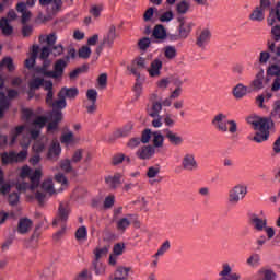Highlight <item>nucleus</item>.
<instances>
[{
    "label": "nucleus",
    "mask_w": 280,
    "mask_h": 280,
    "mask_svg": "<svg viewBox=\"0 0 280 280\" xmlns=\"http://www.w3.org/2000/svg\"><path fill=\"white\" fill-rule=\"evenodd\" d=\"M247 124H250L255 130H259L256 136L249 138L250 141H255L256 143H264V141H268V137H270L269 130L275 126L272 119L261 118L259 116L247 117Z\"/></svg>",
    "instance_id": "f257e3e1"
},
{
    "label": "nucleus",
    "mask_w": 280,
    "mask_h": 280,
    "mask_svg": "<svg viewBox=\"0 0 280 280\" xmlns=\"http://www.w3.org/2000/svg\"><path fill=\"white\" fill-rule=\"evenodd\" d=\"M43 176V171L40 168H36L34 172L30 166H23L20 172V178L25 179L28 178L30 185L27 183L18 184L16 189L19 191H36L38 189V185H40V177Z\"/></svg>",
    "instance_id": "f03ea898"
},
{
    "label": "nucleus",
    "mask_w": 280,
    "mask_h": 280,
    "mask_svg": "<svg viewBox=\"0 0 280 280\" xmlns=\"http://www.w3.org/2000/svg\"><path fill=\"white\" fill-rule=\"evenodd\" d=\"M172 96L165 98L153 92L149 95V104L147 106V113L150 117H159V113L163 110V106H172Z\"/></svg>",
    "instance_id": "7ed1b4c3"
},
{
    "label": "nucleus",
    "mask_w": 280,
    "mask_h": 280,
    "mask_svg": "<svg viewBox=\"0 0 280 280\" xmlns=\"http://www.w3.org/2000/svg\"><path fill=\"white\" fill-rule=\"evenodd\" d=\"M20 145L24 148L23 151L19 153L14 151L4 152L1 155L2 165H10V163H23L27 159V148H30V137H24L23 141L20 142Z\"/></svg>",
    "instance_id": "20e7f679"
},
{
    "label": "nucleus",
    "mask_w": 280,
    "mask_h": 280,
    "mask_svg": "<svg viewBox=\"0 0 280 280\" xmlns=\"http://www.w3.org/2000/svg\"><path fill=\"white\" fill-rule=\"evenodd\" d=\"M51 65V61H45L43 67L39 69V73L45 75L46 78H52L54 80H58L65 73V69H67V65H69V57L65 59H58L55 62L54 70H47V67Z\"/></svg>",
    "instance_id": "39448f33"
},
{
    "label": "nucleus",
    "mask_w": 280,
    "mask_h": 280,
    "mask_svg": "<svg viewBox=\"0 0 280 280\" xmlns=\"http://www.w3.org/2000/svg\"><path fill=\"white\" fill-rule=\"evenodd\" d=\"M213 128L219 132H230V135H237V122L235 120H228L226 114H217L212 121Z\"/></svg>",
    "instance_id": "423d86ee"
},
{
    "label": "nucleus",
    "mask_w": 280,
    "mask_h": 280,
    "mask_svg": "<svg viewBox=\"0 0 280 280\" xmlns=\"http://www.w3.org/2000/svg\"><path fill=\"white\" fill-rule=\"evenodd\" d=\"M246 196H248V185L238 183L229 190L228 202L231 207H237Z\"/></svg>",
    "instance_id": "0eeeda50"
},
{
    "label": "nucleus",
    "mask_w": 280,
    "mask_h": 280,
    "mask_svg": "<svg viewBox=\"0 0 280 280\" xmlns=\"http://www.w3.org/2000/svg\"><path fill=\"white\" fill-rule=\"evenodd\" d=\"M40 189H43L44 192L38 190L35 191V200H37L39 205H43V202H45L47 194L48 196H56V194H58V190L54 187V179L49 177L42 182Z\"/></svg>",
    "instance_id": "6e6552de"
},
{
    "label": "nucleus",
    "mask_w": 280,
    "mask_h": 280,
    "mask_svg": "<svg viewBox=\"0 0 280 280\" xmlns=\"http://www.w3.org/2000/svg\"><path fill=\"white\" fill-rule=\"evenodd\" d=\"M8 96L3 92H0V119L3 117V113L10 108V100H16L19 97V91L9 89L7 90Z\"/></svg>",
    "instance_id": "1a4fd4ad"
},
{
    "label": "nucleus",
    "mask_w": 280,
    "mask_h": 280,
    "mask_svg": "<svg viewBox=\"0 0 280 280\" xmlns=\"http://www.w3.org/2000/svg\"><path fill=\"white\" fill-rule=\"evenodd\" d=\"M86 98L88 101L84 102L86 112L90 114L95 113L97 110V91L93 89L88 90Z\"/></svg>",
    "instance_id": "9d476101"
},
{
    "label": "nucleus",
    "mask_w": 280,
    "mask_h": 280,
    "mask_svg": "<svg viewBox=\"0 0 280 280\" xmlns=\"http://www.w3.org/2000/svg\"><path fill=\"white\" fill-rule=\"evenodd\" d=\"M182 167L185 172H196L198 170V161L194 153H186L182 159Z\"/></svg>",
    "instance_id": "9b49d317"
},
{
    "label": "nucleus",
    "mask_w": 280,
    "mask_h": 280,
    "mask_svg": "<svg viewBox=\"0 0 280 280\" xmlns=\"http://www.w3.org/2000/svg\"><path fill=\"white\" fill-rule=\"evenodd\" d=\"M179 26H178V36L173 38V40H180L185 39L191 34V30L194 24L191 22H186L185 19H179Z\"/></svg>",
    "instance_id": "f8f14e48"
},
{
    "label": "nucleus",
    "mask_w": 280,
    "mask_h": 280,
    "mask_svg": "<svg viewBox=\"0 0 280 280\" xmlns=\"http://www.w3.org/2000/svg\"><path fill=\"white\" fill-rule=\"evenodd\" d=\"M69 213H71V208H69V205L60 203L58 214L52 222L54 226H57V224H60V222H67V220H69Z\"/></svg>",
    "instance_id": "ddd939ff"
},
{
    "label": "nucleus",
    "mask_w": 280,
    "mask_h": 280,
    "mask_svg": "<svg viewBox=\"0 0 280 280\" xmlns=\"http://www.w3.org/2000/svg\"><path fill=\"white\" fill-rule=\"evenodd\" d=\"M62 153V148L60 147V142L58 140H52L48 148L47 159L48 161H58L60 159V154Z\"/></svg>",
    "instance_id": "4468645a"
},
{
    "label": "nucleus",
    "mask_w": 280,
    "mask_h": 280,
    "mask_svg": "<svg viewBox=\"0 0 280 280\" xmlns=\"http://www.w3.org/2000/svg\"><path fill=\"white\" fill-rule=\"evenodd\" d=\"M233 268H231V265L229 262H224L222 265V270L219 272L220 280H240L241 276L240 273H232Z\"/></svg>",
    "instance_id": "2eb2a0df"
},
{
    "label": "nucleus",
    "mask_w": 280,
    "mask_h": 280,
    "mask_svg": "<svg viewBox=\"0 0 280 280\" xmlns=\"http://www.w3.org/2000/svg\"><path fill=\"white\" fill-rule=\"evenodd\" d=\"M268 75H273L276 79L272 82L271 91L275 93L280 90V67L271 65L267 70Z\"/></svg>",
    "instance_id": "dca6fc26"
},
{
    "label": "nucleus",
    "mask_w": 280,
    "mask_h": 280,
    "mask_svg": "<svg viewBox=\"0 0 280 280\" xmlns=\"http://www.w3.org/2000/svg\"><path fill=\"white\" fill-rule=\"evenodd\" d=\"M156 150L152 145H143L137 150L136 156L140 159V161H150L152 156H154Z\"/></svg>",
    "instance_id": "f3484780"
},
{
    "label": "nucleus",
    "mask_w": 280,
    "mask_h": 280,
    "mask_svg": "<svg viewBox=\"0 0 280 280\" xmlns=\"http://www.w3.org/2000/svg\"><path fill=\"white\" fill-rule=\"evenodd\" d=\"M148 67V62L145 58L139 57L133 60L132 67H128V71H130L136 78H139L141 74L139 73L140 70L145 69ZM130 69V70H129Z\"/></svg>",
    "instance_id": "a211bd4d"
},
{
    "label": "nucleus",
    "mask_w": 280,
    "mask_h": 280,
    "mask_svg": "<svg viewBox=\"0 0 280 280\" xmlns=\"http://www.w3.org/2000/svg\"><path fill=\"white\" fill-rule=\"evenodd\" d=\"M78 95H80V90H78V88L63 86L58 92V97H63L66 100H75V97H78Z\"/></svg>",
    "instance_id": "6ab92c4d"
},
{
    "label": "nucleus",
    "mask_w": 280,
    "mask_h": 280,
    "mask_svg": "<svg viewBox=\"0 0 280 280\" xmlns=\"http://www.w3.org/2000/svg\"><path fill=\"white\" fill-rule=\"evenodd\" d=\"M32 226H34V222H32L31 219L22 218L18 223V233H20V235H25L32 231Z\"/></svg>",
    "instance_id": "aec40b11"
},
{
    "label": "nucleus",
    "mask_w": 280,
    "mask_h": 280,
    "mask_svg": "<svg viewBox=\"0 0 280 280\" xmlns=\"http://www.w3.org/2000/svg\"><path fill=\"white\" fill-rule=\"evenodd\" d=\"M161 174V166H150L147 171V177L149 178V184L156 185V183H161V179H155L156 176Z\"/></svg>",
    "instance_id": "412c9836"
},
{
    "label": "nucleus",
    "mask_w": 280,
    "mask_h": 280,
    "mask_svg": "<svg viewBox=\"0 0 280 280\" xmlns=\"http://www.w3.org/2000/svg\"><path fill=\"white\" fill-rule=\"evenodd\" d=\"M161 69H163V61L155 59L151 62V67L148 68V73L151 78H159L161 75Z\"/></svg>",
    "instance_id": "4be33fe9"
},
{
    "label": "nucleus",
    "mask_w": 280,
    "mask_h": 280,
    "mask_svg": "<svg viewBox=\"0 0 280 280\" xmlns=\"http://www.w3.org/2000/svg\"><path fill=\"white\" fill-rule=\"evenodd\" d=\"M249 223L256 231H264L268 221L266 219L258 218L257 214H252L249 218Z\"/></svg>",
    "instance_id": "5701e85b"
},
{
    "label": "nucleus",
    "mask_w": 280,
    "mask_h": 280,
    "mask_svg": "<svg viewBox=\"0 0 280 280\" xmlns=\"http://www.w3.org/2000/svg\"><path fill=\"white\" fill-rule=\"evenodd\" d=\"M165 137L167 138L171 145H183V137L172 131L171 129H164Z\"/></svg>",
    "instance_id": "b1692460"
},
{
    "label": "nucleus",
    "mask_w": 280,
    "mask_h": 280,
    "mask_svg": "<svg viewBox=\"0 0 280 280\" xmlns=\"http://www.w3.org/2000/svg\"><path fill=\"white\" fill-rule=\"evenodd\" d=\"M121 178H122V175L119 173H116L114 175L107 176L105 178V183L110 189H117V187L121 185Z\"/></svg>",
    "instance_id": "393cba45"
},
{
    "label": "nucleus",
    "mask_w": 280,
    "mask_h": 280,
    "mask_svg": "<svg viewBox=\"0 0 280 280\" xmlns=\"http://www.w3.org/2000/svg\"><path fill=\"white\" fill-rule=\"evenodd\" d=\"M211 40V31L209 30H203L198 36H197V42L196 45L199 47L203 48L205 45H208V43Z\"/></svg>",
    "instance_id": "a878e982"
},
{
    "label": "nucleus",
    "mask_w": 280,
    "mask_h": 280,
    "mask_svg": "<svg viewBox=\"0 0 280 280\" xmlns=\"http://www.w3.org/2000/svg\"><path fill=\"white\" fill-rule=\"evenodd\" d=\"M128 272H132V267H118L112 280H126L128 279Z\"/></svg>",
    "instance_id": "bb28decb"
},
{
    "label": "nucleus",
    "mask_w": 280,
    "mask_h": 280,
    "mask_svg": "<svg viewBox=\"0 0 280 280\" xmlns=\"http://www.w3.org/2000/svg\"><path fill=\"white\" fill-rule=\"evenodd\" d=\"M132 224V214H129L128 218H121L116 222V229L118 233H126V229Z\"/></svg>",
    "instance_id": "cd10ccee"
},
{
    "label": "nucleus",
    "mask_w": 280,
    "mask_h": 280,
    "mask_svg": "<svg viewBox=\"0 0 280 280\" xmlns=\"http://www.w3.org/2000/svg\"><path fill=\"white\" fill-rule=\"evenodd\" d=\"M153 38L156 40H165L167 38V31L161 24L155 25L152 33Z\"/></svg>",
    "instance_id": "c85d7f7f"
},
{
    "label": "nucleus",
    "mask_w": 280,
    "mask_h": 280,
    "mask_svg": "<svg viewBox=\"0 0 280 280\" xmlns=\"http://www.w3.org/2000/svg\"><path fill=\"white\" fill-rule=\"evenodd\" d=\"M60 142L62 145H73L74 143H78V138H75L73 131H68L61 135Z\"/></svg>",
    "instance_id": "c756f323"
},
{
    "label": "nucleus",
    "mask_w": 280,
    "mask_h": 280,
    "mask_svg": "<svg viewBox=\"0 0 280 280\" xmlns=\"http://www.w3.org/2000/svg\"><path fill=\"white\" fill-rule=\"evenodd\" d=\"M232 93L236 100H242V97H245V95L248 93V88L242 83H238L236 86H234Z\"/></svg>",
    "instance_id": "7c9ffc66"
},
{
    "label": "nucleus",
    "mask_w": 280,
    "mask_h": 280,
    "mask_svg": "<svg viewBox=\"0 0 280 280\" xmlns=\"http://www.w3.org/2000/svg\"><path fill=\"white\" fill-rule=\"evenodd\" d=\"M38 56V45H33L31 56L25 60V67L32 69L36 65V58Z\"/></svg>",
    "instance_id": "2f4dec72"
},
{
    "label": "nucleus",
    "mask_w": 280,
    "mask_h": 280,
    "mask_svg": "<svg viewBox=\"0 0 280 280\" xmlns=\"http://www.w3.org/2000/svg\"><path fill=\"white\" fill-rule=\"evenodd\" d=\"M117 38L115 26H112L107 33V35L103 38V45H107V47H113V43Z\"/></svg>",
    "instance_id": "473e14b6"
},
{
    "label": "nucleus",
    "mask_w": 280,
    "mask_h": 280,
    "mask_svg": "<svg viewBox=\"0 0 280 280\" xmlns=\"http://www.w3.org/2000/svg\"><path fill=\"white\" fill-rule=\"evenodd\" d=\"M250 21H255L257 23H261L266 19V11H262L258 7L249 15Z\"/></svg>",
    "instance_id": "72a5a7b5"
},
{
    "label": "nucleus",
    "mask_w": 280,
    "mask_h": 280,
    "mask_svg": "<svg viewBox=\"0 0 280 280\" xmlns=\"http://www.w3.org/2000/svg\"><path fill=\"white\" fill-rule=\"evenodd\" d=\"M0 28L2 30V34L4 36H11V34L14 32V28L12 25H10V22H8L7 18H2L0 20Z\"/></svg>",
    "instance_id": "f704fd0d"
},
{
    "label": "nucleus",
    "mask_w": 280,
    "mask_h": 280,
    "mask_svg": "<svg viewBox=\"0 0 280 280\" xmlns=\"http://www.w3.org/2000/svg\"><path fill=\"white\" fill-rule=\"evenodd\" d=\"M172 248V244L168 240L164 241L162 245L159 247L158 252L153 255V259H159V257H163L167 250Z\"/></svg>",
    "instance_id": "c9c22d12"
},
{
    "label": "nucleus",
    "mask_w": 280,
    "mask_h": 280,
    "mask_svg": "<svg viewBox=\"0 0 280 280\" xmlns=\"http://www.w3.org/2000/svg\"><path fill=\"white\" fill-rule=\"evenodd\" d=\"M252 86H254L256 91H261V89H264V70H260L256 74V78L252 82Z\"/></svg>",
    "instance_id": "e433bc0d"
},
{
    "label": "nucleus",
    "mask_w": 280,
    "mask_h": 280,
    "mask_svg": "<svg viewBox=\"0 0 280 280\" xmlns=\"http://www.w3.org/2000/svg\"><path fill=\"white\" fill-rule=\"evenodd\" d=\"M164 141H165V137L161 135V131L153 132V136H152L153 148H163Z\"/></svg>",
    "instance_id": "4c0bfd02"
},
{
    "label": "nucleus",
    "mask_w": 280,
    "mask_h": 280,
    "mask_svg": "<svg viewBox=\"0 0 280 280\" xmlns=\"http://www.w3.org/2000/svg\"><path fill=\"white\" fill-rule=\"evenodd\" d=\"M23 130H25V126H18L14 131H11L9 145H14V143H16V139H19L20 135H23Z\"/></svg>",
    "instance_id": "58836bf2"
},
{
    "label": "nucleus",
    "mask_w": 280,
    "mask_h": 280,
    "mask_svg": "<svg viewBox=\"0 0 280 280\" xmlns=\"http://www.w3.org/2000/svg\"><path fill=\"white\" fill-rule=\"evenodd\" d=\"M132 128H135V126L131 122H128L122 128L118 129V131H116V137H128V135L132 132Z\"/></svg>",
    "instance_id": "ea45409f"
},
{
    "label": "nucleus",
    "mask_w": 280,
    "mask_h": 280,
    "mask_svg": "<svg viewBox=\"0 0 280 280\" xmlns=\"http://www.w3.org/2000/svg\"><path fill=\"white\" fill-rule=\"evenodd\" d=\"M44 83V79H40V78H35L33 79L30 83H28V86H30V94L32 95V93H34V91L40 89V86L43 85Z\"/></svg>",
    "instance_id": "a19ab883"
},
{
    "label": "nucleus",
    "mask_w": 280,
    "mask_h": 280,
    "mask_svg": "<svg viewBox=\"0 0 280 280\" xmlns=\"http://www.w3.org/2000/svg\"><path fill=\"white\" fill-rule=\"evenodd\" d=\"M190 4L189 2L183 0L176 4V12L178 14H187L189 12Z\"/></svg>",
    "instance_id": "79ce46f5"
},
{
    "label": "nucleus",
    "mask_w": 280,
    "mask_h": 280,
    "mask_svg": "<svg viewBox=\"0 0 280 280\" xmlns=\"http://www.w3.org/2000/svg\"><path fill=\"white\" fill-rule=\"evenodd\" d=\"M46 125H47V117L45 116L36 117L32 122L33 128H37L39 130L45 128Z\"/></svg>",
    "instance_id": "37998d69"
},
{
    "label": "nucleus",
    "mask_w": 280,
    "mask_h": 280,
    "mask_svg": "<svg viewBox=\"0 0 280 280\" xmlns=\"http://www.w3.org/2000/svg\"><path fill=\"white\" fill-rule=\"evenodd\" d=\"M50 106L54 108V110H57V108H67V100L65 98V96H58V100L52 102Z\"/></svg>",
    "instance_id": "c03bdc74"
},
{
    "label": "nucleus",
    "mask_w": 280,
    "mask_h": 280,
    "mask_svg": "<svg viewBox=\"0 0 280 280\" xmlns=\"http://www.w3.org/2000/svg\"><path fill=\"white\" fill-rule=\"evenodd\" d=\"M176 55H177L176 47L174 46L164 47V56L167 60H174V58H176Z\"/></svg>",
    "instance_id": "a18cd8bd"
},
{
    "label": "nucleus",
    "mask_w": 280,
    "mask_h": 280,
    "mask_svg": "<svg viewBox=\"0 0 280 280\" xmlns=\"http://www.w3.org/2000/svg\"><path fill=\"white\" fill-rule=\"evenodd\" d=\"M94 255H95V260H94V262H100V260L102 259V257H106V255H108V248H106V247L96 248V249L94 250Z\"/></svg>",
    "instance_id": "49530a36"
},
{
    "label": "nucleus",
    "mask_w": 280,
    "mask_h": 280,
    "mask_svg": "<svg viewBox=\"0 0 280 280\" xmlns=\"http://www.w3.org/2000/svg\"><path fill=\"white\" fill-rule=\"evenodd\" d=\"M86 237H88L86 226H80L75 232V240H78V242H82L86 240Z\"/></svg>",
    "instance_id": "de8ad7c7"
},
{
    "label": "nucleus",
    "mask_w": 280,
    "mask_h": 280,
    "mask_svg": "<svg viewBox=\"0 0 280 280\" xmlns=\"http://www.w3.org/2000/svg\"><path fill=\"white\" fill-rule=\"evenodd\" d=\"M79 58H83V60H86L89 58H91V47L89 46H82L79 49Z\"/></svg>",
    "instance_id": "09e8293b"
},
{
    "label": "nucleus",
    "mask_w": 280,
    "mask_h": 280,
    "mask_svg": "<svg viewBox=\"0 0 280 280\" xmlns=\"http://www.w3.org/2000/svg\"><path fill=\"white\" fill-rule=\"evenodd\" d=\"M259 261H261V258L258 254H253L248 259L247 264L248 266H252V268H257L259 266Z\"/></svg>",
    "instance_id": "8fccbe9b"
},
{
    "label": "nucleus",
    "mask_w": 280,
    "mask_h": 280,
    "mask_svg": "<svg viewBox=\"0 0 280 280\" xmlns=\"http://www.w3.org/2000/svg\"><path fill=\"white\" fill-rule=\"evenodd\" d=\"M153 133L154 132H152V130L144 129L142 131L141 139H140L141 143H150V140L152 139Z\"/></svg>",
    "instance_id": "3c124183"
},
{
    "label": "nucleus",
    "mask_w": 280,
    "mask_h": 280,
    "mask_svg": "<svg viewBox=\"0 0 280 280\" xmlns=\"http://www.w3.org/2000/svg\"><path fill=\"white\" fill-rule=\"evenodd\" d=\"M50 119L56 124H60V121H62V112L60 109H52Z\"/></svg>",
    "instance_id": "603ef678"
},
{
    "label": "nucleus",
    "mask_w": 280,
    "mask_h": 280,
    "mask_svg": "<svg viewBox=\"0 0 280 280\" xmlns=\"http://www.w3.org/2000/svg\"><path fill=\"white\" fill-rule=\"evenodd\" d=\"M60 168L62 170V172H72L73 171V167L71 166V160L69 159H66V160H61L60 163Z\"/></svg>",
    "instance_id": "864d4df0"
},
{
    "label": "nucleus",
    "mask_w": 280,
    "mask_h": 280,
    "mask_svg": "<svg viewBox=\"0 0 280 280\" xmlns=\"http://www.w3.org/2000/svg\"><path fill=\"white\" fill-rule=\"evenodd\" d=\"M124 250H126V245L124 243H117L113 247V254L118 256L124 255Z\"/></svg>",
    "instance_id": "5fc2aeb1"
},
{
    "label": "nucleus",
    "mask_w": 280,
    "mask_h": 280,
    "mask_svg": "<svg viewBox=\"0 0 280 280\" xmlns=\"http://www.w3.org/2000/svg\"><path fill=\"white\" fill-rule=\"evenodd\" d=\"M0 67H5V69H8V71H12L14 69V63L12 61V58H10V57L4 58L1 61Z\"/></svg>",
    "instance_id": "6e6d98bb"
},
{
    "label": "nucleus",
    "mask_w": 280,
    "mask_h": 280,
    "mask_svg": "<svg viewBox=\"0 0 280 280\" xmlns=\"http://www.w3.org/2000/svg\"><path fill=\"white\" fill-rule=\"evenodd\" d=\"M98 86L100 89H106V85L108 84V75L106 73H102L98 79Z\"/></svg>",
    "instance_id": "4d7b16f0"
},
{
    "label": "nucleus",
    "mask_w": 280,
    "mask_h": 280,
    "mask_svg": "<svg viewBox=\"0 0 280 280\" xmlns=\"http://www.w3.org/2000/svg\"><path fill=\"white\" fill-rule=\"evenodd\" d=\"M104 10V7L102 4L100 5H93L90 9V14H92V16H94L95 19H97L100 16V14L102 13V11Z\"/></svg>",
    "instance_id": "13d9d810"
},
{
    "label": "nucleus",
    "mask_w": 280,
    "mask_h": 280,
    "mask_svg": "<svg viewBox=\"0 0 280 280\" xmlns=\"http://www.w3.org/2000/svg\"><path fill=\"white\" fill-rule=\"evenodd\" d=\"M173 19H174V13L172 11L164 12L160 16L161 23H170V21H172Z\"/></svg>",
    "instance_id": "bf43d9fd"
},
{
    "label": "nucleus",
    "mask_w": 280,
    "mask_h": 280,
    "mask_svg": "<svg viewBox=\"0 0 280 280\" xmlns=\"http://www.w3.org/2000/svg\"><path fill=\"white\" fill-rule=\"evenodd\" d=\"M140 144H141L140 138H131L127 143L130 150H135V148H139Z\"/></svg>",
    "instance_id": "052dcab7"
},
{
    "label": "nucleus",
    "mask_w": 280,
    "mask_h": 280,
    "mask_svg": "<svg viewBox=\"0 0 280 280\" xmlns=\"http://www.w3.org/2000/svg\"><path fill=\"white\" fill-rule=\"evenodd\" d=\"M271 36L276 43L280 40V25H276L271 28Z\"/></svg>",
    "instance_id": "680f3d73"
},
{
    "label": "nucleus",
    "mask_w": 280,
    "mask_h": 280,
    "mask_svg": "<svg viewBox=\"0 0 280 280\" xmlns=\"http://www.w3.org/2000/svg\"><path fill=\"white\" fill-rule=\"evenodd\" d=\"M82 154H83L82 149H78L77 151H74L71 158L72 163H80L82 161Z\"/></svg>",
    "instance_id": "e2e57ef3"
},
{
    "label": "nucleus",
    "mask_w": 280,
    "mask_h": 280,
    "mask_svg": "<svg viewBox=\"0 0 280 280\" xmlns=\"http://www.w3.org/2000/svg\"><path fill=\"white\" fill-rule=\"evenodd\" d=\"M55 180L57 183H60L62 187H67V185H69V180H67V177L60 173L55 176Z\"/></svg>",
    "instance_id": "0e129e2a"
},
{
    "label": "nucleus",
    "mask_w": 280,
    "mask_h": 280,
    "mask_svg": "<svg viewBox=\"0 0 280 280\" xmlns=\"http://www.w3.org/2000/svg\"><path fill=\"white\" fill-rule=\"evenodd\" d=\"M150 43H151L150 38L144 37V38L139 40L138 46L140 47V49L145 51V49H148V47H150Z\"/></svg>",
    "instance_id": "69168bd1"
},
{
    "label": "nucleus",
    "mask_w": 280,
    "mask_h": 280,
    "mask_svg": "<svg viewBox=\"0 0 280 280\" xmlns=\"http://www.w3.org/2000/svg\"><path fill=\"white\" fill-rule=\"evenodd\" d=\"M264 277L266 280H275L277 279V273L272 271V269H266L264 271Z\"/></svg>",
    "instance_id": "338daca9"
},
{
    "label": "nucleus",
    "mask_w": 280,
    "mask_h": 280,
    "mask_svg": "<svg viewBox=\"0 0 280 280\" xmlns=\"http://www.w3.org/2000/svg\"><path fill=\"white\" fill-rule=\"evenodd\" d=\"M94 269H95V273L96 275H104L106 268L104 267V265L100 264V262H93Z\"/></svg>",
    "instance_id": "774afa93"
}]
</instances>
